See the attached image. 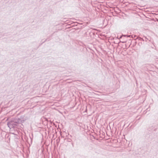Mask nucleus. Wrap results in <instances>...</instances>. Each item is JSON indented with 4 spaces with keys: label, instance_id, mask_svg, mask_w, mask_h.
Returning <instances> with one entry per match:
<instances>
[{
    "label": "nucleus",
    "instance_id": "obj_1",
    "mask_svg": "<svg viewBox=\"0 0 158 158\" xmlns=\"http://www.w3.org/2000/svg\"><path fill=\"white\" fill-rule=\"evenodd\" d=\"M24 121V120H22L19 118H14L8 122L7 125L10 129H19L21 127V125H22V123H23Z\"/></svg>",
    "mask_w": 158,
    "mask_h": 158
},
{
    "label": "nucleus",
    "instance_id": "obj_2",
    "mask_svg": "<svg viewBox=\"0 0 158 158\" xmlns=\"http://www.w3.org/2000/svg\"><path fill=\"white\" fill-rule=\"evenodd\" d=\"M122 36L123 37H130L131 36V35H122Z\"/></svg>",
    "mask_w": 158,
    "mask_h": 158
},
{
    "label": "nucleus",
    "instance_id": "obj_3",
    "mask_svg": "<svg viewBox=\"0 0 158 158\" xmlns=\"http://www.w3.org/2000/svg\"><path fill=\"white\" fill-rule=\"evenodd\" d=\"M139 39V40H142L143 41H144L143 40V39L142 38H141L140 37H138L136 39Z\"/></svg>",
    "mask_w": 158,
    "mask_h": 158
},
{
    "label": "nucleus",
    "instance_id": "obj_4",
    "mask_svg": "<svg viewBox=\"0 0 158 158\" xmlns=\"http://www.w3.org/2000/svg\"><path fill=\"white\" fill-rule=\"evenodd\" d=\"M123 41H120V42L122 43H125L127 41L126 40L123 39Z\"/></svg>",
    "mask_w": 158,
    "mask_h": 158
},
{
    "label": "nucleus",
    "instance_id": "obj_5",
    "mask_svg": "<svg viewBox=\"0 0 158 158\" xmlns=\"http://www.w3.org/2000/svg\"><path fill=\"white\" fill-rule=\"evenodd\" d=\"M131 35V37L132 38H135L136 36L135 35Z\"/></svg>",
    "mask_w": 158,
    "mask_h": 158
},
{
    "label": "nucleus",
    "instance_id": "obj_6",
    "mask_svg": "<svg viewBox=\"0 0 158 158\" xmlns=\"http://www.w3.org/2000/svg\"><path fill=\"white\" fill-rule=\"evenodd\" d=\"M123 37V36H122V35L121 36H120V37L119 38V39H121L122 38V37Z\"/></svg>",
    "mask_w": 158,
    "mask_h": 158
}]
</instances>
